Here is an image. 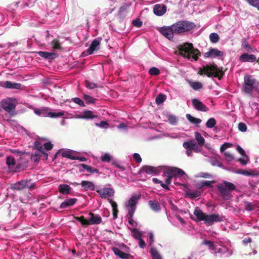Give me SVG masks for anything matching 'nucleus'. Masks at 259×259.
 <instances>
[{"label": "nucleus", "instance_id": "1", "mask_svg": "<svg viewBox=\"0 0 259 259\" xmlns=\"http://www.w3.org/2000/svg\"><path fill=\"white\" fill-rule=\"evenodd\" d=\"M16 105L12 98H7L0 102V118L6 121H11V118L17 114Z\"/></svg>", "mask_w": 259, "mask_h": 259}, {"label": "nucleus", "instance_id": "2", "mask_svg": "<svg viewBox=\"0 0 259 259\" xmlns=\"http://www.w3.org/2000/svg\"><path fill=\"white\" fill-rule=\"evenodd\" d=\"M196 218L191 216L190 218L195 222L203 221L207 226L212 225L214 222H220L223 220V217L219 214L210 215L204 213L198 207H197L193 212Z\"/></svg>", "mask_w": 259, "mask_h": 259}, {"label": "nucleus", "instance_id": "3", "mask_svg": "<svg viewBox=\"0 0 259 259\" xmlns=\"http://www.w3.org/2000/svg\"><path fill=\"white\" fill-rule=\"evenodd\" d=\"M178 48L180 54L188 59L192 58L195 61H197L199 56H200L199 51L197 49H194L191 43L185 42L178 46Z\"/></svg>", "mask_w": 259, "mask_h": 259}, {"label": "nucleus", "instance_id": "4", "mask_svg": "<svg viewBox=\"0 0 259 259\" xmlns=\"http://www.w3.org/2000/svg\"><path fill=\"white\" fill-rule=\"evenodd\" d=\"M198 73L201 75H206L208 77H217L220 80L222 79L224 74V72L222 71V68H220L214 64L204 65L202 68L199 69Z\"/></svg>", "mask_w": 259, "mask_h": 259}, {"label": "nucleus", "instance_id": "5", "mask_svg": "<svg viewBox=\"0 0 259 259\" xmlns=\"http://www.w3.org/2000/svg\"><path fill=\"white\" fill-rule=\"evenodd\" d=\"M242 91L244 93L251 95L253 92H259V81L253 76L246 74L244 76Z\"/></svg>", "mask_w": 259, "mask_h": 259}, {"label": "nucleus", "instance_id": "6", "mask_svg": "<svg viewBox=\"0 0 259 259\" xmlns=\"http://www.w3.org/2000/svg\"><path fill=\"white\" fill-rule=\"evenodd\" d=\"M220 196L224 200H229L232 197L231 192L236 189L235 186L232 183L224 181L222 184L217 187Z\"/></svg>", "mask_w": 259, "mask_h": 259}, {"label": "nucleus", "instance_id": "7", "mask_svg": "<svg viewBox=\"0 0 259 259\" xmlns=\"http://www.w3.org/2000/svg\"><path fill=\"white\" fill-rule=\"evenodd\" d=\"M173 30L176 34H181L191 30L195 27L194 23L184 20L179 21L172 24Z\"/></svg>", "mask_w": 259, "mask_h": 259}, {"label": "nucleus", "instance_id": "8", "mask_svg": "<svg viewBox=\"0 0 259 259\" xmlns=\"http://www.w3.org/2000/svg\"><path fill=\"white\" fill-rule=\"evenodd\" d=\"M185 174V172L182 169L176 167H168L164 172L165 176H169L172 177L182 176Z\"/></svg>", "mask_w": 259, "mask_h": 259}, {"label": "nucleus", "instance_id": "9", "mask_svg": "<svg viewBox=\"0 0 259 259\" xmlns=\"http://www.w3.org/2000/svg\"><path fill=\"white\" fill-rule=\"evenodd\" d=\"M160 32L166 38L170 40L173 38L175 32L173 30L172 25L170 26H163L159 29Z\"/></svg>", "mask_w": 259, "mask_h": 259}, {"label": "nucleus", "instance_id": "10", "mask_svg": "<svg viewBox=\"0 0 259 259\" xmlns=\"http://www.w3.org/2000/svg\"><path fill=\"white\" fill-rule=\"evenodd\" d=\"M192 103L194 108L197 111L207 112L209 110V108L200 100L197 99H193L192 100Z\"/></svg>", "mask_w": 259, "mask_h": 259}, {"label": "nucleus", "instance_id": "11", "mask_svg": "<svg viewBox=\"0 0 259 259\" xmlns=\"http://www.w3.org/2000/svg\"><path fill=\"white\" fill-rule=\"evenodd\" d=\"M97 192L99 193L102 198H107V197H112L114 194V189L110 188H104L97 190Z\"/></svg>", "mask_w": 259, "mask_h": 259}, {"label": "nucleus", "instance_id": "12", "mask_svg": "<svg viewBox=\"0 0 259 259\" xmlns=\"http://www.w3.org/2000/svg\"><path fill=\"white\" fill-rule=\"evenodd\" d=\"M166 12V6L163 4H156L153 7V12L156 16H162Z\"/></svg>", "mask_w": 259, "mask_h": 259}, {"label": "nucleus", "instance_id": "13", "mask_svg": "<svg viewBox=\"0 0 259 259\" xmlns=\"http://www.w3.org/2000/svg\"><path fill=\"white\" fill-rule=\"evenodd\" d=\"M101 38H97L92 41L90 47L87 50V53L89 55H91L95 51L98 50L99 49V45Z\"/></svg>", "mask_w": 259, "mask_h": 259}, {"label": "nucleus", "instance_id": "14", "mask_svg": "<svg viewBox=\"0 0 259 259\" xmlns=\"http://www.w3.org/2000/svg\"><path fill=\"white\" fill-rule=\"evenodd\" d=\"M112 250L116 256L121 259H129L132 256L131 254L128 253V252L126 253V252L122 251L120 248L116 247H112Z\"/></svg>", "mask_w": 259, "mask_h": 259}, {"label": "nucleus", "instance_id": "15", "mask_svg": "<svg viewBox=\"0 0 259 259\" xmlns=\"http://www.w3.org/2000/svg\"><path fill=\"white\" fill-rule=\"evenodd\" d=\"M223 52L217 49L210 48L209 51L204 54L205 58L221 57L223 55Z\"/></svg>", "mask_w": 259, "mask_h": 259}, {"label": "nucleus", "instance_id": "16", "mask_svg": "<svg viewBox=\"0 0 259 259\" xmlns=\"http://www.w3.org/2000/svg\"><path fill=\"white\" fill-rule=\"evenodd\" d=\"M256 57L252 54H248V53H244L239 57V60L241 62H253L256 61Z\"/></svg>", "mask_w": 259, "mask_h": 259}, {"label": "nucleus", "instance_id": "17", "mask_svg": "<svg viewBox=\"0 0 259 259\" xmlns=\"http://www.w3.org/2000/svg\"><path fill=\"white\" fill-rule=\"evenodd\" d=\"M90 218L89 219L90 225L94 224H99L101 223L102 219L98 214H95L93 213H89Z\"/></svg>", "mask_w": 259, "mask_h": 259}, {"label": "nucleus", "instance_id": "18", "mask_svg": "<svg viewBox=\"0 0 259 259\" xmlns=\"http://www.w3.org/2000/svg\"><path fill=\"white\" fill-rule=\"evenodd\" d=\"M1 85L5 88L11 89H20L21 88L20 83L12 82L11 81H6Z\"/></svg>", "mask_w": 259, "mask_h": 259}, {"label": "nucleus", "instance_id": "19", "mask_svg": "<svg viewBox=\"0 0 259 259\" xmlns=\"http://www.w3.org/2000/svg\"><path fill=\"white\" fill-rule=\"evenodd\" d=\"M37 54L41 57L46 59H54L57 56V54L55 53L45 51H39L37 52Z\"/></svg>", "mask_w": 259, "mask_h": 259}, {"label": "nucleus", "instance_id": "20", "mask_svg": "<svg viewBox=\"0 0 259 259\" xmlns=\"http://www.w3.org/2000/svg\"><path fill=\"white\" fill-rule=\"evenodd\" d=\"M26 184L25 180H21L11 185L10 188L13 190H21L25 188Z\"/></svg>", "mask_w": 259, "mask_h": 259}, {"label": "nucleus", "instance_id": "21", "mask_svg": "<svg viewBox=\"0 0 259 259\" xmlns=\"http://www.w3.org/2000/svg\"><path fill=\"white\" fill-rule=\"evenodd\" d=\"M80 185L84 191L94 190L95 189V185L90 181H82Z\"/></svg>", "mask_w": 259, "mask_h": 259}, {"label": "nucleus", "instance_id": "22", "mask_svg": "<svg viewBox=\"0 0 259 259\" xmlns=\"http://www.w3.org/2000/svg\"><path fill=\"white\" fill-rule=\"evenodd\" d=\"M77 201L76 198H70L65 200L60 205V208L61 209L65 208L68 206L73 205Z\"/></svg>", "mask_w": 259, "mask_h": 259}, {"label": "nucleus", "instance_id": "23", "mask_svg": "<svg viewBox=\"0 0 259 259\" xmlns=\"http://www.w3.org/2000/svg\"><path fill=\"white\" fill-rule=\"evenodd\" d=\"M142 170L149 175L152 174H157L159 172L156 167L149 165L143 166Z\"/></svg>", "mask_w": 259, "mask_h": 259}, {"label": "nucleus", "instance_id": "24", "mask_svg": "<svg viewBox=\"0 0 259 259\" xmlns=\"http://www.w3.org/2000/svg\"><path fill=\"white\" fill-rule=\"evenodd\" d=\"M97 116L94 115L93 111L91 110H85L80 115V117L82 119H94Z\"/></svg>", "mask_w": 259, "mask_h": 259}, {"label": "nucleus", "instance_id": "25", "mask_svg": "<svg viewBox=\"0 0 259 259\" xmlns=\"http://www.w3.org/2000/svg\"><path fill=\"white\" fill-rule=\"evenodd\" d=\"M71 189V187L66 184H61L59 186V191L63 194H69Z\"/></svg>", "mask_w": 259, "mask_h": 259}, {"label": "nucleus", "instance_id": "26", "mask_svg": "<svg viewBox=\"0 0 259 259\" xmlns=\"http://www.w3.org/2000/svg\"><path fill=\"white\" fill-rule=\"evenodd\" d=\"M187 119L192 123L197 125L200 123L202 121L201 119L194 117L191 115L190 114L186 115Z\"/></svg>", "mask_w": 259, "mask_h": 259}, {"label": "nucleus", "instance_id": "27", "mask_svg": "<svg viewBox=\"0 0 259 259\" xmlns=\"http://www.w3.org/2000/svg\"><path fill=\"white\" fill-rule=\"evenodd\" d=\"M195 138L200 146L204 145L205 143V139L199 132L195 133Z\"/></svg>", "mask_w": 259, "mask_h": 259}, {"label": "nucleus", "instance_id": "28", "mask_svg": "<svg viewBox=\"0 0 259 259\" xmlns=\"http://www.w3.org/2000/svg\"><path fill=\"white\" fill-rule=\"evenodd\" d=\"M150 208L154 211H158L160 209V206L158 202L150 200L148 202Z\"/></svg>", "mask_w": 259, "mask_h": 259}, {"label": "nucleus", "instance_id": "29", "mask_svg": "<svg viewBox=\"0 0 259 259\" xmlns=\"http://www.w3.org/2000/svg\"><path fill=\"white\" fill-rule=\"evenodd\" d=\"M189 84L194 90H200L203 87L202 83L198 81H190Z\"/></svg>", "mask_w": 259, "mask_h": 259}, {"label": "nucleus", "instance_id": "30", "mask_svg": "<svg viewBox=\"0 0 259 259\" xmlns=\"http://www.w3.org/2000/svg\"><path fill=\"white\" fill-rule=\"evenodd\" d=\"M196 143L194 141H191L190 142H185L183 143V146L184 148L187 150L191 149L194 150Z\"/></svg>", "mask_w": 259, "mask_h": 259}, {"label": "nucleus", "instance_id": "31", "mask_svg": "<svg viewBox=\"0 0 259 259\" xmlns=\"http://www.w3.org/2000/svg\"><path fill=\"white\" fill-rule=\"evenodd\" d=\"M242 46L244 48L247 52H252V49L250 46L248 44L247 39L244 38L242 39Z\"/></svg>", "mask_w": 259, "mask_h": 259}, {"label": "nucleus", "instance_id": "32", "mask_svg": "<svg viewBox=\"0 0 259 259\" xmlns=\"http://www.w3.org/2000/svg\"><path fill=\"white\" fill-rule=\"evenodd\" d=\"M166 99V95H165L163 94H160L158 95L156 98V100H155L156 103L157 105H160V104H162L164 101H165Z\"/></svg>", "mask_w": 259, "mask_h": 259}, {"label": "nucleus", "instance_id": "33", "mask_svg": "<svg viewBox=\"0 0 259 259\" xmlns=\"http://www.w3.org/2000/svg\"><path fill=\"white\" fill-rule=\"evenodd\" d=\"M217 124L216 120L214 118H210L207 121L206 123V126L208 128H211L213 127Z\"/></svg>", "mask_w": 259, "mask_h": 259}, {"label": "nucleus", "instance_id": "34", "mask_svg": "<svg viewBox=\"0 0 259 259\" xmlns=\"http://www.w3.org/2000/svg\"><path fill=\"white\" fill-rule=\"evenodd\" d=\"M138 202V199L136 196H132L128 201L127 207H135Z\"/></svg>", "mask_w": 259, "mask_h": 259}, {"label": "nucleus", "instance_id": "35", "mask_svg": "<svg viewBox=\"0 0 259 259\" xmlns=\"http://www.w3.org/2000/svg\"><path fill=\"white\" fill-rule=\"evenodd\" d=\"M131 232L133 233V237L136 239H140L142 238V234L139 230L136 228H133L131 229Z\"/></svg>", "mask_w": 259, "mask_h": 259}, {"label": "nucleus", "instance_id": "36", "mask_svg": "<svg viewBox=\"0 0 259 259\" xmlns=\"http://www.w3.org/2000/svg\"><path fill=\"white\" fill-rule=\"evenodd\" d=\"M210 164L213 166H217L220 167H223L222 163L216 158H214V157L211 158L210 160Z\"/></svg>", "mask_w": 259, "mask_h": 259}, {"label": "nucleus", "instance_id": "37", "mask_svg": "<svg viewBox=\"0 0 259 259\" xmlns=\"http://www.w3.org/2000/svg\"><path fill=\"white\" fill-rule=\"evenodd\" d=\"M41 158L40 153L35 151V153L31 155V160L34 162H38Z\"/></svg>", "mask_w": 259, "mask_h": 259}, {"label": "nucleus", "instance_id": "38", "mask_svg": "<svg viewBox=\"0 0 259 259\" xmlns=\"http://www.w3.org/2000/svg\"><path fill=\"white\" fill-rule=\"evenodd\" d=\"M210 41L213 43H216L219 41L220 37L219 35L216 33H211L209 35Z\"/></svg>", "mask_w": 259, "mask_h": 259}, {"label": "nucleus", "instance_id": "39", "mask_svg": "<svg viewBox=\"0 0 259 259\" xmlns=\"http://www.w3.org/2000/svg\"><path fill=\"white\" fill-rule=\"evenodd\" d=\"M83 99L87 101L88 104L95 103L97 99L89 96L84 94L83 95Z\"/></svg>", "mask_w": 259, "mask_h": 259}, {"label": "nucleus", "instance_id": "40", "mask_svg": "<svg viewBox=\"0 0 259 259\" xmlns=\"http://www.w3.org/2000/svg\"><path fill=\"white\" fill-rule=\"evenodd\" d=\"M33 148L36 150V151L39 152V153L44 150L42 144L38 141L35 142Z\"/></svg>", "mask_w": 259, "mask_h": 259}, {"label": "nucleus", "instance_id": "41", "mask_svg": "<svg viewBox=\"0 0 259 259\" xmlns=\"http://www.w3.org/2000/svg\"><path fill=\"white\" fill-rule=\"evenodd\" d=\"M250 6L256 8L259 11V0H245Z\"/></svg>", "mask_w": 259, "mask_h": 259}, {"label": "nucleus", "instance_id": "42", "mask_svg": "<svg viewBox=\"0 0 259 259\" xmlns=\"http://www.w3.org/2000/svg\"><path fill=\"white\" fill-rule=\"evenodd\" d=\"M84 83L85 87L89 89H94L98 87L97 83L92 82L88 80H85Z\"/></svg>", "mask_w": 259, "mask_h": 259}, {"label": "nucleus", "instance_id": "43", "mask_svg": "<svg viewBox=\"0 0 259 259\" xmlns=\"http://www.w3.org/2000/svg\"><path fill=\"white\" fill-rule=\"evenodd\" d=\"M64 115V111H60V112H58L57 113L52 112H49V116L51 118H55V117H60V116H63Z\"/></svg>", "mask_w": 259, "mask_h": 259}, {"label": "nucleus", "instance_id": "44", "mask_svg": "<svg viewBox=\"0 0 259 259\" xmlns=\"http://www.w3.org/2000/svg\"><path fill=\"white\" fill-rule=\"evenodd\" d=\"M130 6V5L127 4H124L122 6H121L119 8L118 13L119 15H122L124 12H126L128 7Z\"/></svg>", "mask_w": 259, "mask_h": 259}, {"label": "nucleus", "instance_id": "45", "mask_svg": "<svg viewBox=\"0 0 259 259\" xmlns=\"http://www.w3.org/2000/svg\"><path fill=\"white\" fill-rule=\"evenodd\" d=\"M149 73L151 75H157L160 73V70L156 67H153L149 70Z\"/></svg>", "mask_w": 259, "mask_h": 259}, {"label": "nucleus", "instance_id": "46", "mask_svg": "<svg viewBox=\"0 0 259 259\" xmlns=\"http://www.w3.org/2000/svg\"><path fill=\"white\" fill-rule=\"evenodd\" d=\"M62 155L63 157L67 158L71 160L75 159V156L71 154V153L69 151H66L62 153Z\"/></svg>", "mask_w": 259, "mask_h": 259}, {"label": "nucleus", "instance_id": "47", "mask_svg": "<svg viewBox=\"0 0 259 259\" xmlns=\"http://www.w3.org/2000/svg\"><path fill=\"white\" fill-rule=\"evenodd\" d=\"M202 244L207 245L209 247V248L211 250L214 249V245L212 241H210L209 240H204L202 242Z\"/></svg>", "mask_w": 259, "mask_h": 259}, {"label": "nucleus", "instance_id": "48", "mask_svg": "<svg viewBox=\"0 0 259 259\" xmlns=\"http://www.w3.org/2000/svg\"><path fill=\"white\" fill-rule=\"evenodd\" d=\"M168 121L172 124H175L178 122L177 117L174 115H170L168 116Z\"/></svg>", "mask_w": 259, "mask_h": 259}, {"label": "nucleus", "instance_id": "49", "mask_svg": "<svg viewBox=\"0 0 259 259\" xmlns=\"http://www.w3.org/2000/svg\"><path fill=\"white\" fill-rule=\"evenodd\" d=\"M6 163L8 165L10 166L15 164V160L12 156H9L7 157Z\"/></svg>", "mask_w": 259, "mask_h": 259}, {"label": "nucleus", "instance_id": "50", "mask_svg": "<svg viewBox=\"0 0 259 259\" xmlns=\"http://www.w3.org/2000/svg\"><path fill=\"white\" fill-rule=\"evenodd\" d=\"M236 173L237 174H241V175H244V176H253V174H252V172H250V171H247L246 170H243V169H238L236 171Z\"/></svg>", "mask_w": 259, "mask_h": 259}, {"label": "nucleus", "instance_id": "51", "mask_svg": "<svg viewBox=\"0 0 259 259\" xmlns=\"http://www.w3.org/2000/svg\"><path fill=\"white\" fill-rule=\"evenodd\" d=\"M52 45L53 46V48L54 49H57V50H59V49H61V45H60V43L59 42V41L57 39H54L52 41Z\"/></svg>", "mask_w": 259, "mask_h": 259}, {"label": "nucleus", "instance_id": "52", "mask_svg": "<svg viewBox=\"0 0 259 259\" xmlns=\"http://www.w3.org/2000/svg\"><path fill=\"white\" fill-rule=\"evenodd\" d=\"M80 222L83 227L90 225L89 219L87 220L83 215L80 216Z\"/></svg>", "mask_w": 259, "mask_h": 259}, {"label": "nucleus", "instance_id": "53", "mask_svg": "<svg viewBox=\"0 0 259 259\" xmlns=\"http://www.w3.org/2000/svg\"><path fill=\"white\" fill-rule=\"evenodd\" d=\"M128 214L127 215V218H133L134 214L136 208L133 207H127Z\"/></svg>", "mask_w": 259, "mask_h": 259}, {"label": "nucleus", "instance_id": "54", "mask_svg": "<svg viewBox=\"0 0 259 259\" xmlns=\"http://www.w3.org/2000/svg\"><path fill=\"white\" fill-rule=\"evenodd\" d=\"M25 182L26 184L25 188H27L29 189H32L35 187V184L31 183V180H25Z\"/></svg>", "mask_w": 259, "mask_h": 259}, {"label": "nucleus", "instance_id": "55", "mask_svg": "<svg viewBox=\"0 0 259 259\" xmlns=\"http://www.w3.org/2000/svg\"><path fill=\"white\" fill-rule=\"evenodd\" d=\"M232 144L229 143H225L223 144L221 148H220V151L221 152H223L225 151L226 149H227L228 148H230L232 146Z\"/></svg>", "mask_w": 259, "mask_h": 259}, {"label": "nucleus", "instance_id": "56", "mask_svg": "<svg viewBox=\"0 0 259 259\" xmlns=\"http://www.w3.org/2000/svg\"><path fill=\"white\" fill-rule=\"evenodd\" d=\"M224 155L226 160L228 161H231L234 159L233 155L229 152H225L224 153Z\"/></svg>", "mask_w": 259, "mask_h": 259}, {"label": "nucleus", "instance_id": "57", "mask_svg": "<svg viewBox=\"0 0 259 259\" xmlns=\"http://www.w3.org/2000/svg\"><path fill=\"white\" fill-rule=\"evenodd\" d=\"M238 129L242 132H245L247 131V126L244 123L240 122L238 124Z\"/></svg>", "mask_w": 259, "mask_h": 259}, {"label": "nucleus", "instance_id": "58", "mask_svg": "<svg viewBox=\"0 0 259 259\" xmlns=\"http://www.w3.org/2000/svg\"><path fill=\"white\" fill-rule=\"evenodd\" d=\"M111 156L109 154H105L103 156L101 157V160L103 162H109L111 160Z\"/></svg>", "mask_w": 259, "mask_h": 259}, {"label": "nucleus", "instance_id": "59", "mask_svg": "<svg viewBox=\"0 0 259 259\" xmlns=\"http://www.w3.org/2000/svg\"><path fill=\"white\" fill-rule=\"evenodd\" d=\"M73 101L76 104L79 105L81 107L85 106L83 102L79 98H74L73 99Z\"/></svg>", "mask_w": 259, "mask_h": 259}, {"label": "nucleus", "instance_id": "60", "mask_svg": "<svg viewBox=\"0 0 259 259\" xmlns=\"http://www.w3.org/2000/svg\"><path fill=\"white\" fill-rule=\"evenodd\" d=\"M215 182L214 181H203L201 183V186H208L209 187H212L211 184L214 183Z\"/></svg>", "mask_w": 259, "mask_h": 259}, {"label": "nucleus", "instance_id": "61", "mask_svg": "<svg viewBox=\"0 0 259 259\" xmlns=\"http://www.w3.org/2000/svg\"><path fill=\"white\" fill-rule=\"evenodd\" d=\"M245 209L248 211L252 210L254 209V207L252 204L249 202H245Z\"/></svg>", "mask_w": 259, "mask_h": 259}, {"label": "nucleus", "instance_id": "62", "mask_svg": "<svg viewBox=\"0 0 259 259\" xmlns=\"http://www.w3.org/2000/svg\"><path fill=\"white\" fill-rule=\"evenodd\" d=\"M191 198L198 197L200 195V193L198 191H195L194 192H190L187 194Z\"/></svg>", "mask_w": 259, "mask_h": 259}, {"label": "nucleus", "instance_id": "63", "mask_svg": "<svg viewBox=\"0 0 259 259\" xmlns=\"http://www.w3.org/2000/svg\"><path fill=\"white\" fill-rule=\"evenodd\" d=\"M150 252H151V255L152 256L153 259L155 258V257H158L159 256H160V254L157 252V251L156 250V249H155L152 248L151 249Z\"/></svg>", "mask_w": 259, "mask_h": 259}, {"label": "nucleus", "instance_id": "64", "mask_svg": "<svg viewBox=\"0 0 259 259\" xmlns=\"http://www.w3.org/2000/svg\"><path fill=\"white\" fill-rule=\"evenodd\" d=\"M80 166L83 167L84 169L87 170V171L91 172V173L92 172L93 167L91 166H90L87 164H83V163L80 164Z\"/></svg>", "mask_w": 259, "mask_h": 259}]
</instances>
